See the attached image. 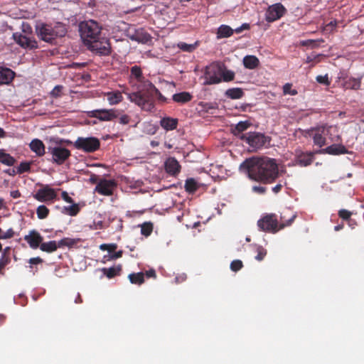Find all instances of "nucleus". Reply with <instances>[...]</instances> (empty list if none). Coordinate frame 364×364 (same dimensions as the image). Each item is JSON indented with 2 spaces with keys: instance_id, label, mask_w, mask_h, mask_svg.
<instances>
[{
  "instance_id": "f257e3e1",
  "label": "nucleus",
  "mask_w": 364,
  "mask_h": 364,
  "mask_svg": "<svg viewBox=\"0 0 364 364\" xmlns=\"http://www.w3.org/2000/svg\"><path fill=\"white\" fill-rule=\"evenodd\" d=\"M240 169L247 173L248 177L256 181L271 183L279 176L275 159L269 157H252L245 160Z\"/></svg>"
},
{
  "instance_id": "f03ea898",
  "label": "nucleus",
  "mask_w": 364,
  "mask_h": 364,
  "mask_svg": "<svg viewBox=\"0 0 364 364\" xmlns=\"http://www.w3.org/2000/svg\"><path fill=\"white\" fill-rule=\"evenodd\" d=\"M305 137L311 138L314 146L321 148L330 142L337 143L341 140L339 129L337 126L323 125L313 127L304 132Z\"/></svg>"
},
{
  "instance_id": "7ed1b4c3",
  "label": "nucleus",
  "mask_w": 364,
  "mask_h": 364,
  "mask_svg": "<svg viewBox=\"0 0 364 364\" xmlns=\"http://www.w3.org/2000/svg\"><path fill=\"white\" fill-rule=\"evenodd\" d=\"M234 77V72L228 70L223 64L215 62L205 67L202 78L204 80L203 85H206L218 84L221 81H231Z\"/></svg>"
},
{
  "instance_id": "20e7f679",
  "label": "nucleus",
  "mask_w": 364,
  "mask_h": 364,
  "mask_svg": "<svg viewBox=\"0 0 364 364\" xmlns=\"http://www.w3.org/2000/svg\"><path fill=\"white\" fill-rule=\"evenodd\" d=\"M65 26L60 22L38 23L36 33L42 41L52 43L55 38L63 37L66 33Z\"/></svg>"
},
{
  "instance_id": "39448f33",
  "label": "nucleus",
  "mask_w": 364,
  "mask_h": 364,
  "mask_svg": "<svg viewBox=\"0 0 364 364\" xmlns=\"http://www.w3.org/2000/svg\"><path fill=\"white\" fill-rule=\"evenodd\" d=\"M80 36L85 45L93 42L100 36L102 27L94 20H88L80 23Z\"/></svg>"
},
{
  "instance_id": "423d86ee",
  "label": "nucleus",
  "mask_w": 364,
  "mask_h": 364,
  "mask_svg": "<svg viewBox=\"0 0 364 364\" xmlns=\"http://www.w3.org/2000/svg\"><path fill=\"white\" fill-rule=\"evenodd\" d=\"M127 96L132 102L138 105L143 110L151 111L154 108L152 99L145 87H138V91L128 93Z\"/></svg>"
},
{
  "instance_id": "0eeeda50",
  "label": "nucleus",
  "mask_w": 364,
  "mask_h": 364,
  "mask_svg": "<svg viewBox=\"0 0 364 364\" xmlns=\"http://www.w3.org/2000/svg\"><path fill=\"white\" fill-rule=\"evenodd\" d=\"M295 218V215H292L286 224H282L279 227L276 215L274 214H269L259 219L257 222V225L263 231L276 232L284 227L289 225Z\"/></svg>"
},
{
  "instance_id": "6e6552de",
  "label": "nucleus",
  "mask_w": 364,
  "mask_h": 364,
  "mask_svg": "<svg viewBox=\"0 0 364 364\" xmlns=\"http://www.w3.org/2000/svg\"><path fill=\"white\" fill-rule=\"evenodd\" d=\"M86 46L90 50L100 55H108L111 53L109 41L107 38L100 36Z\"/></svg>"
},
{
  "instance_id": "1a4fd4ad",
  "label": "nucleus",
  "mask_w": 364,
  "mask_h": 364,
  "mask_svg": "<svg viewBox=\"0 0 364 364\" xmlns=\"http://www.w3.org/2000/svg\"><path fill=\"white\" fill-rule=\"evenodd\" d=\"M100 141L95 137H78L74 143V146L85 152H94L100 147Z\"/></svg>"
},
{
  "instance_id": "9d476101",
  "label": "nucleus",
  "mask_w": 364,
  "mask_h": 364,
  "mask_svg": "<svg viewBox=\"0 0 364 364\" xmlns=\"http://www.w3.org/2000/svg\"><path fill=\"white\" fill-rule=\"evenodd\" d=\"M240 139L245 140L254 150L261 149L268 142L267 137L257 132L242 134Z\"/></svg>"
},
{
  "instance_id": "9b49d317",
  "label": "nucleus",
  "mask_w": 364,
  "mask_h": 364,
  "mask_svg": "<svg viewBox=\"0 0 364 364\" xmlns=\"http://www.w3.org/2000/svg\"><path fill=\"white\" fill-rule=\"evenodd\" d=\"M12 38L16 43L22 48L32 50L38 48V43L36 39L29 36L16 32L13 33Z\"/></svg>"
},
{
  "instance_id": "f8f14e48",
  "label": "nucleus",
  "mask_w": 364,
  "mask_h": 364,
  "mask_svg": "<svg viewBox=\"0 0 364 364\" xmlns=\"http://www.w3.org/2000/svg\"><path fill=\"white\" fill-rule=\"evenodd\" d=\"M56 196V191L48 185L43 186L33 195V198L41 203L53 202Z\"/></svg>"
},
{
  "instance_id": "ddd939ff",
  "label": "nucleus",
  "mask_w": 364,
  "mask_h": 364,
  "mask_svg": "<svg viewBox=\"0 0 364 364\" xmlns=\"http://www.w3.org/2000/svg\"><path fill=\"white\" fill-rule=\"evenodd\" d=\"M48 151L51 154L53 161L58 164H63L70 155L68 149L60 145L49 146Z\"/></svg>"
},
{
  "instance_id": "4468645a",
  "label": "nucleus",
  "mask_w": 364,
  "mask_h": 364,
  "mask_svg": "<svg viewBox=\"0 0 364 364\" xmlns=\"http://www.w3.org/2000/svg\"><path fill=\"white\" fill-rule=\"evenodd\" d=\"M285 11L286 9L282 4H274L267 9L265 14V19L268 22H273L279 19L284 14Z\"/></svg>"
},
{
  "instance_id": "2eb2a0df",
  "label": "nucleus",
  "mask_w": 364,
  "mask_h": 364,
  "mask_svg": "<svg viewBox=\"0 0 364 364\" xmlns=\"http://www.w3.org/2000/svg\"><path fill=\"white\" fill-rule=\"evenodd\" d=\"M116 187L114 180L101 179L95 188V191L102 196H110Z\"/></svg>"
},
{
  "instance_id": "dca6fc26",
  "label": "nucleus",
  "mask_w": 364,
  "mask_h": 364,
  "mask_svg": "<svg viewBox=\"0 0 364 364\" xmlns=\"http://www.w3.org/2000/svg\"><path fill=\"white\" fill-rule=\"evenodd\" d=\"M315 152L304 153L301 151H296L295 163L294 165H299L300 166H307L311 164L314 159Z\"/></svg>"
},
{
  "instance_id": "f3484780",
  "label": "nucleus",
  "mask_w": 364,
  "mask_h": 364,
  "mask_svg": "<svg viewBox=\"0 0 364 364\" xmlns=\"http://www.w3.org/2000/svg\"><path fill=\"white\" fill-rule=\"evenodd\" d=\"M91 116L97 118L101 121H111L117 117L115 111L112 109L93 110L92 111Z\"/></svg>"
},
{
  "instance_id": "a211bd4d",
  "label": "nucleus",
  "mask_w": 364,
  "mask_h": 364,
  "mask_svg": "<svg viewBox=\"0 0 364 364\" xmlns=\"http://www.w3.org/2000/svg\"><path fill=\"white\" fill-rule=\"evenodd\" d=\"M24 240L28 242L32 249L40 247L43 242V237L36 230H31L29 233L24 236Z\"/></svg>"
},
{
  "instance_id": "6ab92c4d",
  "label": "nucleus",
  "mask_w": 364,
  "mask_h": 364,
  "mask_svg": "<svg viewBox=\"0 0 364 364\" xmlns=\"http://www.w3.org/2000/svg\"><path fill=\"white\" fill-rule=\"evenodd\" d=\"M318 154H328L331 155H339L348 153L346 147L341 144H333L326 148L319 149L316 151Z\"/></svg>"
},
{
  "instance_id": "aec40b11",
  "label": "nucleus",
  "mask_w": 364,
  "mask_h": 364,
  "mask_svg": "<svg viewBox=\"0 0 364 364\" xmlns=\"http://www.w3.org/2000/svg\"><path fill=\"white\" fill-rule=\"evenodd\" d=\"M129 39L132 41L140 43H147L151 41V36L146 32L144 31L142 29L136 30L134 33H129L128 35Z\"/></svg>"
},
{
  "instance_id": "412c9836",
  "label": "nucleus",
  "mask_w": 364,
  "mask_h": 364,
  "mask_svg": "<svg viewBox=\"0 0 364 364\" xmlns=\"http://www.w3.org/2000/svg\"><path fill=\"white\" fill-rule=\"evenodd\" d=\"M130 77L132 80H134L137 83H139L138 87H144L145 82H149V80H146L144 79L142 75L141 69L137 65H134L131 68Z\"/></svg>"
},
{
  "instance_id": "4be33fe9",
  "label": "nucleus",
  "mask_w": 364,
  "mask_h": 364,
  "mask_svg": "<svg viewBox=\"0 0 364 364\" xmlns=\"http://www.w3.org/2000/svg\"><path fill=\"white\" fill-rule=\"evenodd\" d=\"M109 105H114L121 102L123 100L122 93L119 90H113L103 93Z\"/></svg>"
},
{
  "instance_id": "5701e85b",
  "label": "nucleus",
  "mask_w": 364,
  "mask_h": 364,
  "mask_svg": "<svg viewBox=\"0 0 364 364\" xmlns=\"http://www.w3.org/2000/svg\"><path fill=\"white\" fill-rule=\"evenodd\" d=\"M165 169L171 175H176L180 171V165L174 158H168L165 162Z\"/></svg>"
},
{
  "instance_id": "b1692460",
  "label": "nucleus",
  "mask_w": 364,
  "mask_h": 364,
  "mask_svg": "<svg viewBox=\"0 0 364 364\" xmlns=\"http://www.w3.org/2000/svg\"><path fill=\"white\" fill-rule=\"evenodd\" d=\"M144 87L146 90V92L150 95L151 98L153 96H156L161 102H166V98L162 95V94L159 91L158 89L150 82H146L144 84Z\"/></svg>"
},
{
  "instance_id": "393cba45",
  "label": "nucleus",
  "mask_w": 364,
  "mask_h": 364,
  "mask_svg": "<svg viewBox=\"0 0 364 364\" xmlns=\"http://www.w3.org/2000/svg\"><path fill=\"white\" fill-rule=\"evenodd\" d=\"M29 146L37 156H41L45 154V146L41 140L38 139H33Z\"/></svg>"
},
{
  "instance_id": "a878e982",
  "label": "nucleus",
  "mask_w": 364,
  "mask_h": 364,
  "mask_svg": "<svg viewBox=\"0 0 364 364\" xmlns=\"http://www.w3.org/2000/svg\"><path fill=\"white\" fill-rule=\"evenodd\" d=\"M360 78L348 77L344 78L342 87L345 89L357 90L360 87Z\"/></svg>"
},
{
  "instance_id": "bb28decb",
  "label": "nucleus",
  "mask_w": 364,
  "mask_h": 364,
  "mask_svg": "<svg viewBox=\"0 0 364 364\" xmlns=\"http://www.w3.org/2000/svg\"><path fill=\"white\" fill-rule=\"evenodd\" d=\"M14 72L9 68H0V84H9L14 77Z\"/></svg>"
},
{
  "instance_id": "cd10ccee",
  "label": "nucleus",
  "mask_w": 364,
  "mask_h": 364,
  "mask_svg": "<svg viewBox=\"0 0 364 364\" xmlns=\"http://www.w3.org/2000/svg\"><path fill=\"white\" fill-rule=\"evenodd\" d=\"M178 124L177 119L171 117H164L160 121V125L166 131L173 130Z\"/></svg>"
},
{
  "instance_id": "c85d7f7f",
  "label": "nucleus",
  "mask_w": 364,
  "mask_h": 364,
  "mask_svg": "<svg viewBox=\"0 0 364 364\" xmlns=\"http://www.w3.org/2000/svg\"><path fill=\"white\" fill-rule=\"evenodd\" d=\"M242 62L245 68L250 70H253L256 68L259 63V59L255 55L245 56Z\"/></svg>"
},
{
  "instance_id": "c756f323",
  "label": "nucleus",
  "mask_w": 364,
  "mask_h": 364,
  "mask_svg": "<svg viewBox=\"0 0 364 364\" xmlns=\"http://www.w3.org/2000/svg\"><path fill=\"white\" fill-rule=\"evenodd\" d=\"M58 247H60L59 241L52 240L47 242H41L39 248L43 252L50 253L55 252Z\"/></svg>"
},
{
  "instance_id": "7c9ffc66",
  "label": "nucleus",
  "mask_w": 364,
  "mask_h": 364,
  "mask_svg": "<svg viewBox=\"0 0 364 364\" xmlns=\"http://www.w3.org/2000/svg\"><path fill=\"white\" fill-rule=\"evenodd\" d=\"M172 98L176 102L184 104L191 100L192 95L188 92H182L174 94Z\"/></svg>"
},
{
  "instance_id": "2f4dec72",
  "label": "nucleus",
  "mask_w": 364,
  "mask_h": 364,
  "mask_svg": "<svg viewBox=\"0 0 364 364\" xmlns=\"http://www.w3.org/2000/svg\"><path fill=\"white\" fill-rule=\"evenodd\" d=\"M233 34V29L231 28L229 26L227 25H221L217 32V38H228L231 36Z\"/></svg>"
},
{
  "instance_id": "473e14b6",
  "label": "nucleus",
  "mask_w": 364,
  "mask_h": 364,
  "mask_svg": "<svg viewBox=\"0 0 364 364\" xmlns=\"http://www.w3.org/2000/svg\"><path fill=\"white\" fill-rule=\"evenodd\" d=\"M15 159L10 154L5 152L4 149H0V162L6 166H13L15 163Z\"/></svg>"
},
{
  "instance_id": "72a5a7b5",
  "label": "nucleus",
  "mask_w": 364,
  "mask_h": 364,
  "mask_svg": "<svg viewBox=\"0 0 364 364\" xmlns=\"http://www.w3.org/2000/svg\"><path fill=\"white\" fill-rule=\"evenodd\" d=\"M243 90L241 88H230L226 90L225 95L232 100L240 99L243 96Z\"/></svg>"
},
{
  "instance_id": "f704fd0d",
  "label": "nucleus",
  "mask_w": 364,
  "mask_h": 364,
  "mask_svg": "<svg viewBox=\"0 0 364 364\" xmlns=\"http://www.w3.org/2000/svg\"><path fill=\"white\" fill-rule=\"evenodd\" d=\"M250 126V123L247 122H238L235 127L232 129V133L235 136H238L240 138L242 135V132L246 130Z\"/></svg>"
},
{
  "instance_id": "c9c22d12",
  "label": "nucleus",
  "mask_w": 364,
  "mask_h": 364,
  "mask_svg": "<svg viewBox=\"0 0 364 364\" xmlns=\"http://www.w3.org/2000/svg\"><path fill=\"white\" fill-rule=\"evenodd\" d=\"M198 188V183L194 178H188L185 183L186 191L189 193L195 192Z\"/></svg>"
},
{
  "instance_id": "e433bc0d",
  "label": "nucleus",
  "mask_w": 364,
  "mask_h": 364,
  "mask_svg": "<svg viewBox=\"0 0 364 364\" xmlns=\"http://www.w3.org/2000/svg\"><path fill=\"white\" fill-rule=\"evenodd\" d=\"M80 241V239H79V238L65 237L59 241V245H60V247H63V246L71 247L74 245H76Z\"/></svg>"
},
{
  "instance_id": "4c0bfd02",
  "label": "nucleus",
  "mask_w": 364,
  "mask_h": 364,
  "mask_svg": "<svg viewBox=\"0 0 364 364\" xmlns=\"http://www.w3.org/2000/svg\"><path fill=\"white\" fill-rule=\"evenodd\" d=\"M121 271V267H112L110 268H103L102 272L103 273L108 277V278H112L117 274H119V272Z\"/></svg>"
},
{
  "instance_id": "58836bf2",
  "label": "nucleus",
  "mask_w": 364,
  "mask_h": 364,
  "mask_svg": "<svg viewBox=\"0 0 364 364\" xmlns=\"http://www.w3.org/2000/svg\"><path fill=\"white\" fill-rule=\"evenodd\" d=\"M129 279L132 284H141L144 282V274L142 272L130 274Z\"/></svg>"
},
{
  "instance_id": "ea45409f",
  "label": "nucleus",
  "mask_w": 364,
  "mask_h": 364,
  "mask_svg": "<svg viewBox=\"0 0 364 364\" xmlns=\"http://www.w3.org/2000/svg\"><path fill=\"white\" fill-rule=\"evenodd\" d=\"M197 45V43L188 44L184 42H181L178 43V48L184 52H192L196 48Z\"/></svg>"
},
{
  "instance_id": "a19ab883",
  "label": "nucleus",
  "mask_w": 364,
  "mask_h": 364,
  "mask_svg": "<svg viewBox=\"0 0 364 364\" xmlns=\"http://www.w3.org/2000/svg\"><path fill=\"white\" fill-rule=\"evenodd\" d=\"M36 214L39 219H45L49 214V210L46 206L41 205L37 208Z\"/></svg>"
},
{
  "instance_id": "79ce46f5",
  "label": "nucleus",
  "mask_w": 364,
  "mask_h": 364,
  "mask_svg": "<svg viewBox=\"0 0 364 364\" xmlns=\"http://www.w3.org/2000/svg\"><path fill=\"white\" fill-rule=\"evenodd\" d=\"M153 226L150 223H145L141 225V232L145 236H149L152 232Z\"/></svg>"
},
{
  "instance_id": "37998d69",
  "label": "nucleus",
  "mask_w": 364,
  "mask_h": 364,
  "mask_svg": "<svg viewBox=\"0 0 364 364\" xmlns=\"http://www.w3.org/2000/svg\"><path fill=\"white\" fill-rule=\"evenodd\" d=\"M117 248V245L115 243L102 244L100 245V249L103 251H108L109 255L112 254Z\"/></svg>"
},
{
  "instance_id": "c03bdc74",
  "label": "nucleus",
  "mask_w": 364,
  "mask_h": 364,
  "mask_svg": "<svg viewBox=\"0 0 364 364\" xmlns=\"http://www.w3.org/2000/svg\"><path fill=\"white\" fill-rule=\"evenodd\" d=\"M283 92L284 95H290L292 96L297 94V91L294 89H292V85L290 83H286L283 86Z\"/></svg>"
},
{
  "instance_id": "a18cd8bd",
  "label": "nucleus",
  "mask_w": 364,
  "mask_h": 364,
  "mask_svg": "<svg viewBox=\"0 0 364 364\" xmlns=\"http://www.w3.org/2000/svg\"><path fill=\"white\" fill-rule=\"evenodd\" d=\"M31 163L29 162H21L17 168V172L22 173L30 170Z\"/></svg>"
},
{
  "instance_id": "49530a36",
  "label": "nucleus",
  "mask_w": 364,
  "mask_h": 364,
  "mask_svg": "<svg viewBox=\"0 0 364 364\" xmlns=\"http://www.w3.org/2000/svg\"><path fill=\"white\" fill-rule=\"evenodd\" d=\"M21 31L23 32V35L29 36L32 33V28L29 25V23L23 22L21 26Z\"/></svg>"
},
{
  "instance_id": "de8ad7c7",
  "label": "nucleus",
  "mask_w": 364,
  "mask_h": 364,
  "mask_svg": "<svg viewBox=\"0 0 364 364\" xmlns=\"http://www.w3.org/2000/svg\"><path fill=\"white\" fill-rule=\"evenodd\" d=\"M65 210L68 213L69 215H75L79 211V208L77 204H73L68 207H65Z\"/></svg>"
},
{
  "instance_id": "09e8293b",
  "label": "nucleus",
  "mask_w": 364,
  "mask_h": 364,
  "mask_svg": "<svg viewBox=\"0 0 364 364\" xmlns=\"http://www.w3.org/2000/svg\"><path fill=\"white\" fill-rule=\"evenodd\" d=\"M242 267V262L241 260L239 259L234 260L230 264V269L234 272L240 270Z\"/></svg>"
},
{
  "instance_id": "8fccbe9b",
  "label": "nucleus",
  "mask_w": 364,
  "mask_h": 364,
  "mask_svg": "<svg viewBox=\"0 0 364 364\" xmlns=\"http://www.w3.org/2000/svg\"><path fill=\"white\" fill-rule=\"evenodd\" d=\"M122 256V251L119 250L117 252H114V253L112 252L110 255H105L104 259H105L107 260H114V259L121 257Z\"/></svg>"
},
{
  "instance_id": "3c124183",
  "label": "nucleus",
  "mask_w": 364,
  "mask_h": 364,
  "mask_svg": "<svg viewBox=\"0 0 364 364\" xmlns=\"http://www.w3.org/2000/svg\"><path fill=\"white\" fill-rule=\"evenodd\" d=\"M316 81L318 83L323 84V85H330V81L328 80V75H318L316 77Z\"/></svg>"
},
{
  "instance_id": "603ef678",
  "label": "nucleus",
  "mask_w": 364,
  "mask_h": 364,
  "mask_svg": "<svg viewBox=\"0 0 364 364\" xmlns=\"http://www.w3.org/2000/svg\"><path fill=\"white\" fill-rule=\"evenodd\" d=\"M62 90H63V86L56 85L50 92V95L54 97H59L61 93Z\"/></svg>"
},
{
  "instance_id": "864d4df0",
  "label": "nucleus",
  "mask_w": 364,
  "mask_h": 364,
  "mask_svg": "<svg viewBox=\"0 0 364 364\" xmlns=\"http://www.w3.org/2000/svg\"><path fill=\"white\" fill-rule=\"evenodd\" d=\"M267 254V252L265 250H264L262 247H259L257 249V255L255 257V259L258 261H261L264 259Z\"/></svg>"
},
{
  "instance_id": "5fc2aeb1",
  "label": "nucleus",
  "mask_w": 364,
  "mask_h": 364,
  "mask_svg": "<svg viewBox=\"0 0 364 364\" xmlns=\"http://www.w3.org/2000/svg\"><path fill=\"white\" fill-rule=\"evenodd\" d=\"M14 232L12 228L8 229L6 232H2L1 239H9L14 236Z\"/></svg>"
},
{
  "instance_id": "6e6d98bb",
  "label": "nucleus",
  "mask_w": 364,
  "mask_h": 364,
  "mask_svg": "<svg viewBox=\"0 0 364 364\" xmlns=\"http://www.w3.org/2000/svg\"><path fill=\"white\" fill-rule=\"evenodd\" d=\"M9 258L5 256L4 254L0 259V269H3L4 267L9 264Z\"/></svg>"
},
{
  "instance_id": "4d7b16f0",
  "label": "nucleus",
  "mask_w": 364,
  "mask_h": 364,
  "mask_svg": "<svg viewBox=\"0 0 364 364\" xmlns=\"http://www.w3.org/2000/svg\"><path fill=\"white\" fill-rule=\"evenodd\" d=\"M351 215V213L346 210H341L339 211V216L343 219H348Z\"/></svg>"
},
{
  "instance_id": "13d9d810",
  "label": "nucleus",
  "mask_w": 364,
  "mask_h": 364,
  "mask_svg": "<svg viewBox=\"0 0 364 364\" xmlns=\"http://www.w3.org/2000/svg\"><path fill=\"white\" fill-rule=\"evenodd\" d=\"M252 191L255 193H259V194H263L264 193L266 189L264 187L261 186H255L252 187Z\"/></svg>"
},
{
  "instance_id": "bf43d9fd",
  "label": "nucleus",
  "mask_w": 364,
  "mask_h": 364,
  "mask_svg": "<svg viewBox=\"0 0 364 364\" xmlns=\"http://www.w3.org/2000/svg\"><path fill=\"white\" fill-rule=\"evenodd\" d=\"M250 28V26L248 23H243L241 26L236 28L235 30H233V32L235 31L237 33H240L243 30H247Z\"/></svg>"
},
{
  "instance_id": "052dcab7",
  "label": "nucleus",
  "mask_w": 364,
  "mask_h": 364,
  "mask_svg": "<svg viewBox=\"0 0 364 364\" xmlns=\"http://www.w3.org/2000/svg\"><path fill=\"white\" fill-rule=\"evenodd\" d=\"M129 122V117L127 114H124L120 117L119 122L122 124H127Z\"/></svg>"
},
{
  "instance_id": "680f3d73",
  "label": "nucleus",
  "mask_w": 364,
  "mask_h": 364,
  "mask_svg": "<svg viewBox=\"0 0 364 364\" xmlns=\"http://www.w3.org/2000/svg\"><path fill=\"white\" fill-rule=\"evenodd\" d=\"M62 198L65 201L68 203H72L73 202V199L68 196V193L65 191H63L62 193Z\"/></svg>"
},
{
  "instance_id": "e2e57ef3",
  "label": "nucleus",
  "mask_w": 364,
  "mask_h": 364,
  "mask_svg": "<svg viewBox=\"0 0 364 364\" xmlns=\"http://www.w3.org/2000/svg\"><path fill=\"white\" fill-rule=\"evenodd\" d=\"M43 262L42 259L37 257H33L29 259V263L31 264H37L39 263H41Z\"/></svg>"
},
{
  "instance_id": "0e129e2a",
  "label": "nucleus",
  "mask_w": 364,
  "mask_h": 364,
  "mask_svg": "<svg viewBox=\"0 0 364 364\" xmlns=\"http://www.w3.org/2000/svg\"><path fill=\"white\" fill-rule=\"evenodd\" d=\"M186 277L184 274L179 275L175 278L176 282L178 283V282H183L186 280Z\"/></svg>"
},
{
  "instance_id": "69168bd1",
  "label": "nucleus",
  "mask_w": 364,
  "mask_h": 364,
  "mask_svg": "<svg viewBox=\"0 0 364 364\" xmlns=\"http://www.w3.org/2000/svg\"><path fill=\"white\" fill-rule=\"evenodd\" d=\"M282 185L279 183L272 188V191L275 193H279L282 189Z\"/></svg>"
},
{
  "instance_id": "338daca9",
  "label": "nucleus",
  "mask_w": 364,
  "mask_h": 364,
  "mask_svg": "<svg viewBox=\"0 0 364 364\" xmlns=\"http://www.w3.org/2000/svg\"><path fill=\"white\" fill-rule=\"evenodd\" d=\"M10 195L14 198H18L21 196V193L18 191H13L11 192Z\"/></svg>"
},
{
  "instance_id": "774afa93",
  "label": "nucleus",
  "mask_w": 364,
  "mask_h": 364,
  "mask_svg": "<svg viewBox=\"0 0 364 364\" xmlns=\"http://www.w3.org/2000/svg\"><path fill=\"white\" fill-rule=\"evenodd\" d=\"M146 274L148 277H154L156 276V273L154 269H150V270L147 271L146 272Z\"/></svg>"
}]
</instances>
